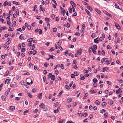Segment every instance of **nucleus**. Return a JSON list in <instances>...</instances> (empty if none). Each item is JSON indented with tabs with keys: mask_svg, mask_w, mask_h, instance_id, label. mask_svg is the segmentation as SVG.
I'll list each match as a JSON object with an SVG mask.
<instances>
[{
	"mask_svg": "<svg viewBox=\"0 0 123 123\" xmlns=\"http://www.w3.org/2000/svg\"><path fill=\"white\" fill-rule=\"evenodd\" d=\"M115 26L118 29H120V27L119 26V25L118 24H117L116 23H115Z\"/></svg>",
	"mask_w": 123,
	"mask_h": 123,
	"instance_id": "f257e3e1",
	"label": "nucleus"
},
{
	"mask_svg": "<svg viewBox=\"0 0 123 123\" xmlns=\"http://www.w3.org/2000/svg\"><path fill=\"white\" fill-rule=\"evenodd\" d=\"M70 3L73 6H72L75 7L76 6V4L73 1H70Z\"/></svg>",
	"mask_w": 123,
	"mask_h": 123,
	"instance_id": "f03ea898",
	"label": "nucleus"
},
{
	"mask_svg": "<svg viewBox=\"0 0 123 123\" xmlns=\"http://www.w3.org/2000/svg\"><path fill=\"white\" fill-rule=\"evenodd\" d=\"M45 19L46 23H49L50 21V19L49 18H46Z\"/></svg>",
	"mask_w": 123,
	"mask_h": 123,
	"instance_id": "7ed1b4c3",
	"label": "nucleus"
},
{
	"mask_svg": "<svg viewBox=\"0 0 123 123\" xmlns=\"http://www.w3.org/2000/svg\"><path fill=\"white\" fill-rule=\"evenodd\" d=\"M60 108L58 107L57 108V109L56 110H55L54 111V112L55 113H58V112L60 111Z\"/></svg>",
	"mask_w": 123,
	"mask_h": 123,
	"instance_id": "20e7f679",
	"label": "nucleus"
},
{
	"mask_svg": "<svg viewBox=\"0 0 123 123\" xmlns=\"http://www.w3.org/2000/svg\"><path fill=\"white\" fill-rule=\"evenodd\" d=\"M10 90V88H8L7 90V91L5 93V95H6V96L9 93Z\"/></svg>",
	"mask_w": 123,
	"mask_h": 123,
	"instance_id": "39448f33",
	"label": "nucleus"
},
{
	"mask_svg": "<svg viewBox=\"0 0 123 123\" xmlns=\"http://www.w3.org/2000/svg\"><path fill=\"white\" fill-rule=\"evenodd\" d=\"M109 69V68L107 67L103 68V72H104L105 70L107 71Z\"/></svg>",
	"mask_w": 123,
	"mask_h": 123,
	"instance_id": "423d86ee",
	"label": "nucleus"
},
{
	"mask_svg": "<svg viewBox=\"0 0 123 123\" xmlns=\"http://www.w3.org/2000/svg\"><path fill=\"white\" fill-rule=\"evenodd\" d=\"M1 99L3 101H5L6 100V97L3 95L2 96Z\"/></svg>",
	"mask_w": 123,
	"mask_h": 123,
	"instance_id": "0eeeda50",
	"label": "nucleus"
},
{
	"mask_svg": "<svg viewBox=\"0 0 123 123\" xmlns=\"http://www.w3.org/2000/svg\"><path fill=\"white\" fill-rule=\"evenodd\" d=\"M85 11L86 13H87L88 15L90 16H91V14L89 11L87 9H86Z\"/></svg>",
	"mask_w": 123,
	"mask_h": 123,
	"instance_id": "6e6552de",
	"label": "nucleus"
},
{
	"mask_svg": "<svg viewBox=\"0 0 123 123\" xmlns=\"http://www.w3.org/2000/svg\"><path fill=\"white\" fill-rule=\"evenodd\" d=\"M78 51V53L80 55L81 54V52H82V49H80Z\"/></svg>",
	"mask_w": 123,
	"mask_h": 123,
	"instance_id": "1a4fd4ad",
	"label": "nucleus"
},
{
	"mask_svg": "<svg viewBox=\"0 0 123 123\" xmlns=\"http://www.w3.org/2000/svg\"><path fill=\"white\" fill-rule=\"evenodd\" d=\"M10 109L11 111L14 110L15 109V107L13 106H12L10 107Z\"/></svg>",
	"mask_w": 123,
	"mask_h": 123,
	"instance_id": "9d476101",
	"label": "nucleus"
},
{
	"mask_svg": "<svg viewBox=\"0 0 123 123\" xmlns=\"http://www.w3.org/2000/svg\"><path fill=\"white\" fill-rule=\"evenodd\" d=\"M87 8L89 10L91 11H92L93 10V9L92 8H91V7L89 6H87Z\"/></svg>",
	"mask_w": 123,
	"mask_h": 123,
	"instance_id": "9b49d317",
	"label": "nucleus"
},
{
	"mask_svg": "<svg viewBox=\"0 0 123 123\" xmlns=\"http://www.w3.org/2000/svg\"><path fill=\"white\" fill-rule=\"evenodd\" d=\"M95 10V11L99 14H101V11L98 9L97 8H96Z\"/></svg>",
	"mask_w": 123,
	"mask_h": 123,
	"instance_id": "f8f14e48",
	"label": "nucleus"
},
{
	"mask_svg": "<svg viewBox=\"0 0 123 123\" xmlns=\"http://www.w3.org/2000/svg\"><path fill=\"white\" fill-rule=\"evenodd\" d=\"M22 35H21L19 37V38L21 40L24 39L25 38V37L24 36H22Z\"/></svg>",
	"mask_w": 123,
	"mask_h": 123,
	"instance_id": "ddd939ff",
	"label": "nucleus"
},
{
	"mask_svg": "<svg viewBox=\"0 0 123 123\" xmlns=\"http://www.w3.org/2000/svg\"><path fill=\"white\" fill-rule=\"evenodd\" d=\"M97 92L96 90H92L91 91V92L92 94L93 93H95Z\"/></svg>",
	"mask_w": 123,
	"mask_h": 123,
	"instance_id": "4468645a",
	"label": "nucleus"
},
{
	"mask_svg": "<svg viewBox=\"0 0 123 123\" xmlns=\"http://www.w3.org/2000/svg\"><path fill=\"white\" fill-rule=\"evenodd\" d=\"M13 3L14 4H15L18 5H19V2H16L15 1H13Z\"/></svg>",
	"mask_w": 123,
	"mask_h": 123,
	"instance_id": "2eb2a0df",
	"label": "nucleus"
},
{
	"mask_svg": "<svg viewBox=\"0 0 123 123\" xmlns=\"http://www.w3.org/2000/svg\"><path fill=\"white\" fill-rule=\"evenodd\" d=\"M88 95V93H86L85 95L83 97L84 99H85L86 98V97Z\"/></svg>",
	"mask_w": 123,
	"mask_h": 123,
	"instance_id": "dca6fc26",
	"label": "nucleus"
},
{
	"mask_svg": "<svg viewBox=\"0 0 123 123\" xmlns=\"http://www.w3.org/2000/svg\"><path fill=\"white\" fill-rule=\"evenodd\" d=\"M35 47V46L34 44H33L32 45V46L31 47V49L32 50H33L34 49Z\"/></svg>",
	"mask_w": 123,
	"mask_h": 123,
	"instance_id": "f3484780",
	"label": "nucleus"
},
{
	"mask_svg": "<svg viewBox=\"0 0 123 123\" xmlns=\"http://www.w3.org/2000/svg\"><path fill=\"white\" fill-rule=\"evenodd\" d=\"M98 38V37L96 38L95 39H94V42L95 43H98V40H97V39Z\"/></svg>",
	"mask_w": 123,
	"mask_h": 123,
	"instance_id": "a211bd4d",
	"label": "nucleus"
},
{
	"mask_svg": "<svg viewBox=\"0 0 123 123\" xmlns=\"http://www.w3.org/2000/svg\"><path fill=\"white\" fill-rule=\"evenodd\" d=\"M95 103L97 105H99L100 104V102L98 100H97L95 101Z\"/></svg>",
	"mask_w": 123,
	"mask_h": 123,
	"instance_id": "6ab92c4d",
	"label": "nucleus"
},
{
	"mask_svg": "<svg viewBox=\"0 0 123 123\" xmlns=\"http://www.w3.org/2000/svg\"><path fill=\"white\" fill-rule=\"evenodd\" d=\"M42 93H40L39 95L38 96V97L40 98L41 99L42 97Z\"/></svg>",
	"mask_w": 123,
	"mask_h": 123,
	"instance_id": "aec40b11",
	"label": "nucleus"
},
{
	"mask_svg": "<svg viewBox=\"0 0 123 123\" xmlns=\"http://www.w3.org/2000/svg\"><path fill=\"white\" fill-rule=\"evenodd\" d=\"M49 56L50 57V58H51V59H54L55 58V56H53V55H49Z\"/></svg>",
	"mask_w": 123,
	"mask_h": 123,
	"instance_id": "412c9836",
	"label": "nucleus"
},
{
	"mask_svg": "<svg viewBox=\"0 0 123 123\" xmlns=\"http://www.w3.org/2000/svg\"><path fill=\"white\" fill-rule=\"evenodd\" d=\"M93 81L94 83H96L98 82V80L96 78H94L93 79Z\"/></svg>",
	"mask_w": 123,
	"mask_h": 123,
	"instance_id": "4be33fe9",
	"label": "nucleus"
},
{
	"mask_svg": "<svg viewBox=\"0 0 123 123\" xmlns=\"http://www.w3.org/2000/svg\"><path fill=\"white\" fill-rule=\"evenodd\" d=\"M8 3L7 2V1H6L4 3L3 5L4 6H5L8 5Z\"/></svg>",
	"mask_w": 123,
	"mask_h": 123,
	"instance_id": "5701e85b",
	"label": "nucleus"
},
{
	"mask_svg": "<svg viewBox=\"0 0 123 123\" xmlns=\"http://www.w3.org/2000/svg\"><path fill=\"white\" fill-rule=\"evenodd\" d=\"M55 75H52V78L51 79V80H55Z\"/></svg>",
	"mask_w": 123,
	"mask_h": 123,
	"instance_id": "b1692460",
	"label": "nucleus"
},
{
	"mask_svg": "<svg viewBox=\"0 0 123 123\" xmlns=\"http://www.w3.org/2000/svg\"><path fill=\"white\" fill-rule=\"evenodd\" d=\"M11 87H15L16 86V85L15 84H12L10 85Z\"/></svg>",
	"mask_w": 123,
	"mask_h": 123,
	"instance_id": "393cba45",
	"label": "nucleus"
},
{
	"mask_svg": "<svg viewBox=\"0 0 123 123\" xmlns=\"http://www.w3.org/2000/svg\"><path fill=\"white\" fill-rule=\"evenodd\" d=\"M105 13L107 16H109L110 17L111 16V14H109V13H108V12H105Z\"/></svg>",
	"mask_w": 123,
	"mask_h": 123,
	"instance_id": "a878e982",
	"label": "nucleus"
},
{
	"mask_svg": "<svg viewBox=\"0 0 123 123\" xmlns=\"http://www.w3.org/2000/svg\"><path fill=\"white\" fill-rule=\"evenodd\" d=\"M33 38H31L28 39L27 41L28 42H32L33 41Z\"/></svg>",
	"mask_w": 123,
	"mask_h": 123,
	"instance_id": "bb28decb",
	"label": "nucleus"
},
{
	"mask_svg": "<svg viewBox=\"0 0 123 123\" xmlns=\"http://www.w3.org/2000/svg\"><path fill=\"white\" fill-rule=\"evenodd\" d=\"M62 43V42L61 41L59 40V42H57V44L58 45L60 46V45H61V43Z\"/></svg>",
	"mask_w": 123,
	"mask_h": 123,
	"instance_id": "cd10ccee",
	"label": "nucleus"
},
{
	"mask_svg": "<svg viewBox=\"0 0 123 123\" xmlns=\"http://www.w3.org/2000/svg\"><path fill=\"white\" fill-rule=\"evenodd\" d=\"M72 101V99L70 98L68 99L67 100V102L68 103H69Z\"/></svg>",
	"mask_w": 123,
	"mask_h": 123,
	"instance_id": "c85d7f7f",
	"label": "nucleus"
},
{
	"mask_svg": "<svg viewBox=\"0 0 123 123\" xmlns=\"http://www.w3.org/2000/svg\"><path fill=\"white\" fill-rule=\"evenodd\" d=\"M102 106H105L107 105V103L105 102H104L102 103Z\"/></svg>",
	"mask_w": 123,
	"mask_h": 123,
	"instance_id": "c756f323",
	"label": "nucleus"
},
{
	"mask_svg": "<svg viewBox=\"0 0 123 123\" xmlns=\"http://www.w3.org/2000/svg\"><path fill=\"white\" fill-rule=\"evenodd\" d=\"M44 105L43 103H42L41 105H39V107H40L41 108H43V107L44 106Z\"/></svg>",
	"mask_w": 123,
	"mask_h": 123,
	"instance_id": "7c9ffc66",
	"label": "nucleus"
},
{
	"mask_svg": "<svg viewBox=\"0 0 123 123\" xmlns=\"http://www.w3.org/2000/svg\"><path fill=\"white\" fill-rule=\"evenodd\" d=\"M18 10H19L18 9H17L16 10V12L17 14L18 15H19Z\"/></svg>",
	"mask_w": 123,
	"mask_h": 123,
	"instance_id": "2f4dec72",
	"label": "nucleus"
},
{
	"mask_svg": "<svg viewBox=\"0 0 123 123\" xmlns=\"http://www.w3.org/2000/svg\"><path fill=\"white\" fill-rule=\"evenodd\" d=\"M27 93L29 96L30 98H31L32 97V95L29 92H28Z\"/></svg>",
	"mask_w": 123,
	"mask_h": 123,
	"instance_id": "473e14b6",
	"label": "nucleus"
},
{
	"mask_svg": "<svg viewBox=\"0 0 123 123\" xmlns=\"http://www.w3.org/2000/svg\"><path fill=\"white\" fill-rule=\"evenodd\" d=\"M9 72L8 70L6 71V74L5 76H7L8 75H9Z\"/></svg>",
	"mask_w": 123,
	"mask_h": 123,
	"instance_id": "72a5a7b5",
	"label": "nucleus"
},
{
	"mask_svg": "<svg viewBox=\"0 0 123 123\" xmlns=\"http://www.w3.org/2000/svg\"><path fill=\"white\" fill-rule=\"evenodd\" d=\"M115 6H116V7L117 8L119 9H120V10L121 9L119 7L118 5L116 3H115Z\"/></svg>",
	"mask_w": 123,
	"mask_h": 123,
	"instance_id": "f704fd0d",
	"label": "nucleus"
},
{
	"mask_svg": "<svg viewBox=\"0 0 123 123\" xmlns=\"http://www.w3.org/2000/svg\"><path fill=\"white\" fill-rule=\"evenodd\" d=\"M21 84L23 85H24L25 86H27V85H25V82L24 81L22 80L21 81Z\"/></svg>",
	"mask_w": 123,
	"mask_h": 123,
	"instance_id": "c9c22d12",
	"label": "nucleus"
},
{
	"mask_svg": "<svg viewBox=\"0 0 123 123\" xmlns=\"http://www.w3.org/2000/svg\"><path fill=\"white\" fill-rule=\"evenodd\" d=\"M103 61L105 62H106L108 61V59L107 58H103Z\"/></svg>",
	"mask_w": 123,
	"mask_h": 123,
	"instance_id": "e433bc0d",
	"label": "nucleus"
},
{
	"mask_svg": "<svg viewBox=\"0 0 123 123\" xmlns=\"http://www.w3.org/2000/svg\"><path fill=\"white\" fill-rule=\"evenodd\" d=\"M43 108V110L44 111H47L48 109L47 108L43 107V108Z\"/></svg>",
	"mask_w": 123,
	"mask_h": 123,
	"instance_id": "4c0bfd02",
	"label": "nucleus"
},
{
	"mask_svg": "<svg viewBox=\"0 0 123 123\" xmlns=\"http://www.w3.org/2000/svg\"><path fill=\"white\" fill-rule=\"evenodd\" d=\"M108 113H105L104 114V116L106 117V118H107L108 117V116L107 115H108Z\"/></svg>",
	"mask_w": 123,
	"mask_h": 123,
	"instance_id": "58836bf2",
	"label": "nucleus"
},
{
	"mask_svg": "<svg viewBox=\"0 0 123 123\" xmlns=\"http://www.w3.org/2000/svg\"><path fill=\"white\" fill-rule=\"evenodd\" d=\"M9 28H10V29L8 30V31H13V28H11V27L9 26Z\"/></svg>",
	"mask_w": 123,
	"mask_h": 123,
	"instance_id": "ea45409f",
	"label": "nucleus"
},
{
	"mask_svg": "<svg viewBox=\"0 0 123 123\" xmlns=\"http://www.w3.org/2000/svg\"><path fill=\"white\" fill-rule=\"evenodd\" d=\"M36 89L33 88L32 90V92H36Z\"/></svg>",
	"mask_w": 123,
	"mask_h": 123,
	"instance_id": "a19ab883",
	"label": "nucleus"
},
{
	"mask_svg": "<svg viewBox=\"0 0 123 123\" xmlns=\"http://www.w3.org/2000/svg\"><path fill=\"white\" fill-rule=\"evenodd\" d=\"M92 50L94 54H95L96 53V51L94 50V49H92Z\"/></svg>",
	"mask_w": 123,
	"mask_h": 123,
	"instance_id": "79ce46f5",
	"label": "nucleus"
},
{
	"mask_svg": "<svg viewBox=\"0 0 123 123\" xmlns=\"http://www.w3.org/2000/svg\"><path fill=\"white\" fill-rule=\"evenodd\" d=\"M54 49L53 47H52L49 50V51H50L51 52L54 51Z\"/></svg>",
	"mask_w": 123,
	"mask_h": 123,
	"instance_id": "37998d69",
	"label": "nucleus"
},
{
	"mask_svg": "<svg viewBox=\"0 0 123 123\" xmlns=\"http://www.w3.org/2000/svg\"><path fill=\"white\" fill-rule=\"evenodd\" d=\"M65 88L66 89H69V86L67 85H66L65 86Z\"/></svg>",
	"mask_w": 123,
	"mask_h": 123,
	"instance_id": "c03bdc74",
	"label": "nucleus"
},
{
	"mask_svg": "<svg viewBox=\"0 0 123 123\" xmlns=\"http://www.w3.org/2000/svg\"><path fill=\"white\" fill-rule=\"evenodd\" d=\"M88 118L85 119L83 121V122H86L88 121Z\"/></svg>",
	"mask_w": 123,
	"mask_h": 123,
	"instance_id": "a18cd8bd",
	"label": "nucleus"
},
{
	"mask_svg": "<svg viewBox=\"0 0 123 123\" xmlns=\"http://www.w3.org/2000/svg\"><path fill=\"white\" fill-rule=\"evenodd\" d=\"M28 112H29V110H28L25 111L24 112V113L23 114L24 115H25V113H27Z\"/></svg>",
	"mask_w": 123,
	"mask_h": 123,
	"instance_id": "49530a36",
	"label": "nucleus"
},
{
	"mask_svg": "<svg viewBox=\"0 0 123 123\" xmlns=\"http://www.w3.org/2000/svg\"><path fill=\"white\" fill-rule=\"evenodd\" d=\"M38 31H39V33L40 34H41L42 33V30H41V29H39L38 30Z\"/></svg>",
	"mask_w": 123,
	"mask_h": 123,
	"instance_id": "de8ad7c7",
	"label": "nucleus"
},
{
	"mask_svg": "<svg viewBox=\"0 0 123 123\" xmlns=\"http://www.w3.org/2000/svg\"><path fill=\"white\" fill-rule=\"evenodd\" d=\"M46 78L45 76H44L43 77V80L44 82H45V81H46Z\"/></svg>",
	"mask_w": 123,
	"mask_h": 123,
	"instance_id": "09e8293b",
	"label": "nucleus"
},
{
	"mask_svg": "<svg viewBox=\"0 0 123 123\" xmlns=\"http://www.w3.org/2000/svg\"><path fill=\"white\" fill-rule=\"evenodd\" d=\"M93 48H94V49H96L97 48V46L95 45H93Z\"/></svg>",
	"mask_w": 123,
	"mask_h": 123,
	"instance_id": "8fccbe9b",
	"label": "nucleus"
},
{
	"mask_svg": "<svg viewBox=\"0 0 123 123\" xmlns=\"http://www.w3.org/2000/svg\"><path fill=\"white\" fill-rule=\"evenodd\" d=\"M61 68L62 69H63L64 68V66L63 64H61Z\"/></svg>",
	"mask_w": 123,
	"mask_h": 123,
	"instance_id": "3c124183",
	"label": "nucleus"
},
{
	"mask_svg": "<svg viewBox=\"0 0 123 123\" xmlns=\"http://www.w3.org/2000/svg\"><path fill=\"white\" fill-rule=\"evenodd\" d=\"M25 50V48H23L22 49H21V52H24Z\"/></svg>",
	"mask_w": 123,
	"mask_h": 123,
	"instance_id": "603ef678",
	"label": "nucleus"
},
{
	"mask_svg": "<svg viewBox=\"0 0 123 123\" xmlns=\"http://www.w3.org/2000/svg\"><path fill=\"white\" fill-rule=\"evenodd\" d=\"M75 34L77 36H79L80 35V33L78 32H76L75 33Z\"/></svg>",
	"mask_w": 123,
	"mask_h": 123,
	"instance_id": "864d4df0",
	"label": "nucleus"
},
{
	"mask_svg": "<svg viewBox=\"0 0 123 123\" xmlns=\"http://www.w3.org/2000/svg\"><path fill=\"white\" fill-rule=\"evenodd\" d=\"M111 62V61H108L106 62V64L108 65Z\"/></svg>",
	"mask_w": 123,
	"mask_h": 123,
	"instance_id": "5fc2aeb1",
	"label": "nucleus"
},
{
	"mask_svg": "<svg viewBox=\"0 0 123 123\" xmlns=\"http://www.w3.org/2000/svg\"><path fill=\"white\" fill-rule=\"evenodd\" d=\"M85 77L83 76V77L80 78V79L81 80H83L85 79Z\"/></svg>",
	"mask_w": 123,
	"mask_h": 123,
	"instance_id": "6e6d98bb",
	"label": "nucleus"
},
{
	"mask_svg": "<svg viewBox=\"0 0 123 123\" xmlns=\"http://www.w3.org/2000/svg\"><path fill=\"white\" fill-rule=\"evenodd\" d=\"M75 75L76 76H78L79 75V73L77 72H75L74 73Z\"/></svg>",
	"mask_w": 123,
	"mask_h": 123,
	"instance_id": "4d7b16f0",
	"label": "nucleus"
},
{
	"mask_svg": "<svg viewBox=\"0 0 123 123\" xmlns=\"http://www.w3.org/2000/svg\"><path fill=\"white\" fill-rule=\"evenodd\" d=\"M16 30L20 32L22 31L21 28H19L18 29H17Z\"/></svg>",
	"mask_w": 123,
	"mask_h": 123,
	"instance_id": "13d9d810",
	"label": "nucleus"
},
{
	"mask_svg": "<svg viewBox=\"0 0 123 123\" xmlns=\"http://www.w3.org/2000/svg\"><path fill=\"white\" fill-rule=\"evenodd\" d=\"M75 75L74 74H72L71 75V77L72 78H74L75 77Z\"/></svg>",
	"mask_w": 123,
	"mask_h": 123,
	"instance_id": "bf43d9fd",
	"label": "nucleus"
},
{
	"mask_svg": "<svg viewBox=\"0 0 123 123\" xmlns=\"http://www.w3.org/2000/svg\"><path fill=\"white\" fill-rule=\"evenodd\" d=\"M32 52L33 54V55H35L37 53L36 51L35 50L33 51Z\"/></svg>",
	"mask_w": 123,
	"mask_h": 123,
	"instance_id": "052dcab7",
	"label": "nucleus"
},
{
	"mask_svg": "<svg viewBox=\"0 0 123 123\" xmlns=\"http://www.w3.org/2000/svg\"><path fill=\"white\" fill-rule=\"evenodd\" d=\"M69 12L70 13H72V8H71L69 10Z\"/></svg>",
	"mask_w": 123,
	"mask_h": 123,
	"instance_id": "680f3d73",
	"label": "nucleus"
},
{
	"mask_svg": "<svg viewBox=\"0 0 123 123\" xmlns=\"http://www.w3.org/2000/svg\"><path fill=\"white\" fill-rule=\"evenodd\" d=\"M22 13L23 14H24L25 15H26V12L24 11H22Z\"/></svg>",
	"mask_w": 123,
	"mask_h": 123,
	"instance_id": "e2e57ef3",
	"label": "nucleus"
},
{
	"mask_svg": "<svg viewBox=\"0 0 123 123\" xmlns=\"http://www.w3.org/2000/svg\"><path fill=\"white\" fill-rule=\"evenodd\" d=\"M62 13H63V14H62L63 16H64L65 14V13L66 11L65 10H63V11Z\"/></svg>",
	"mask_w": 123,
	"mask_h": 123,
	"instance_id": "0e129e2a",
	"label": "nucleus"
},
{
	"mask_svg": "<svg viewBox=\"0 0 123 123\" xmlns=\"http://www.w3.org/2000/svg\"><path fill=\"white\" fill-rule=\"evenodd\" d=\"M13 17L14 18H16L17 17V15L16 14L14 13L13 14Z\"/></svg>",
	"mask_w": 123,
	"mask_h": 123,
	"instance_id": "69168bd1",
	"label": "nucleus"
},
{
	"mask_svg": "<svg viewBox=\"0 0 123 123\" xmlns=\"http://www.w3.org/2000/svg\"><path fill=\"white\" fill-rule=\"evenodd\" d=\"M9 12L10 14L11 15H12V11H9Z\"/></svg>",
	"mask_w": 123,
	"mask_h": 123,
	"instance_id": "338daca9",
	"label": "nucleus"
},
{
	"mask_svg": "<svg viewBox=\"0 0 123 123\" xmlns=\"http://www.w3.org/2000/svg\"><path fill=\"white\" fill-rule=\"evenodd\" d=\"M66 123H74V122L72 121H68Z\"/></svg>",
	"mask_w": 123,
	"mask_h": 123,
	"instance_id": "774afa93",
	"label": "nucleus"
}]
</instances>
